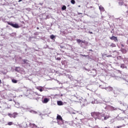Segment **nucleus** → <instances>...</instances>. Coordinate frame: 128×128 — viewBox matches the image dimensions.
<instances>
[{"instance_id":"obj_21","label":"nucleus","mask_w":128,"mask_h":128,"mask_svg":"<svg viewBox=\"0 0 128 128\" xmlns=\"http://www.w3.org/2000/svg\"><path fill=\"white\" fill-rule=\"evenodd\" d=\"M76 42L78 44H82V40H80V39H78L76 40Z\"/></svg>"},{"instance_id":"obj_44","label":"nucleus","mask_w":128,"mask_h":128,"mask_svg":"<svg viewBox=\"0 0 128 128\" xmlns=\"http://www.w3.org/2000/svg\"><path fill=\"white\" fill-rule=\"evenodd\" d=\"M34 34V36H38V32H35V33Z\"/></svg>"},{"instance_id":"obj_30","label":"nucleus","mask_w":128,"mask_h":128,"mask_svg":"<svg viewBox=\"0 0 128 128\" xmlns=\"http://www.w3.org/2000/svg\"><path fill=\"white\" fill-rule=\"evenodd\" d=\"M71 4H76V0H71Z\"/></svg>"},{"instance_id":"obj_35","label":"nucleus","mask_w":128,"mask_h":128,"mask_svg":"<svg viewBox=\"0 0 128 128\" xmlns=\"http://www.w3.org/2000/svg\"><path fill=\"white\" fill-rule=\"evenodd\" d=\"M99 87L100 88H104V89L106 90V88H104V87L102 86V85H100V86H99Z\"/></svg>"},{"instance_id":"obj_25","label":"nucleus","mask_w":128,"mask_h":128,"mask_svg":"<svg viewBox=\"0 0 128 128\" xmlns=\"http://www.w3.org/2000/svg\"><path fill=\"white\" fill-rule=\"evenodd\" d=\"M12 82H13V84H17L18 83V80H14V79H12Z\"/></svg>"},{"instance_id":"obj_47","label":"nucleus","mask_w":128,"mask_h":128,"mask_svg":"<svg viewBox=\"0 0 128 128\" xmlns=\"http://www.w3.org/2000/svg\"><path fill=\"white\" fill-rule=\"evenodd\" d=\"M121 46H122V48H124V44H122Z\"/></svg>"},{"instance_id":"obj_33","label":"nucleus","mask_w":128,"mask_h":128,"mask_svg":"<svg viewBox=\"0 0 128 128\" xmlns=\"http://www.w3.org/2000/svg\"><path fill=\"white\" fill-rule=\"evenodd\" d=\"M121 51L122 52H126V50L124 49V48H122Z\"/></svg>"},{"instance_id":"obj_54","label":"nucleus","mask_w":128,"mask_h":128,"mask_svg":"<svg viewBox=\"0 0 128 128\" xmlns=\"http://www.w3.org/2000/svg\"><path fill=\"white\" fill-rule=\"evenodd\" d=\"M123 112H124V114H125L126 110H123Z\"/></svg>"},{"instance_id":"obj_18","label":"nucleus","mask_w":128,"mask_h":128,"mask_svg":"<svg viewBox=\"0 0 128 128\" xmlns=\"http://www.w3.org/2000/svg\"><path fill=\"white\" fill-rule=\"evenodd\" d=\"M112 110H118V108H116L112 106H109Z\"/></svg>"},{"instance_id":"obj_15","label":"nucleus","mask_w":128,"mask_h":128,"mask_svg":"<svg viewBox=\"0 0 128 128\" xmlns=\"http://www.w3.org/2000/svg\"><path fill=\"white\" fill-rule=\"evenodd\" d=\"M20 67H16L15 72H20Z\"/></svg>"},{"instance_id":"obj_26","label":"nucleus","mask_w":128,"mask_h":128,"mask_svg":"<svg viewBox=\"0 0 128 128\" xmlns=\"http://www.w3.org/2000/svg\"><path fill=\"white\" fill-rule=\"evenodd\" d=\"M117 120H124V118H120V117H117Z\"/></svg>"},{"instance_id":"obj_50","label":"nucleus","mask_w":128,"mask_h":128,"mask_svg":"<svg viewBox=\"0 0 128 128\" xmlns=\"http://www.w3.org/2000/svg\"><path fill=\"white\" fill-rule=\"evenodd\" d=\"M90 52H92V49L89 50Z\"/></svg>"},{"instance_id":"obj_20","label":"nucleus","mask_w":128,"mask_h":128,"mask_svg":"<svg viewBox=\"0 0 128 128\" xmlns=\"http://www.w3.org/2000/svg\"><path fill=\"white\" fill-rule=\"evenodd\" d=\"M120 68H126V66L124 64H120Z\"/></svg>"},{"instance_id":"obj_7","label":"nucleus","mask_w":128,"mask_h":128,"mask_svg":"<svg viewBox=\"0 0 128 128\" xmlns=\"http://www.w3.org/2000/svg\"><path fill=\"white\" fill-rule=\"evenodd\" d=\"M110 40H114L116 42H118V37L114 36H112V37H110Z\"/></svg>"},{"instance_id":"obj_19","label":"nucleus","mask_w":128,"mask_h":128,"mask_svg":"<svg viewBox=\"0 0 128 128\" xmlns=\"http://www.w3.org/2000/svg\"><path fill=\"white\" fill-rule=\"evenodd\" d=\"M124 4V1L122 0H120L118 2L119 6H123Z\"/></svg>"},{"instance_id":"obj_29","label":"nucleus","mask_w":128,"mask_h":128,"mask_svg":"<svg viewBox=\"0 0 128 128\" xmlns=\"http://www.w3.org/2000/svg\"><path fill=\"white\" fill-rule=\"evenodd\" d=\"M80 56H84L85 58H88V55H84L82 54H80Z\"/></svg>"},{"instance_id":"obj_45","label":"nucleus","mask_w":128,"mask_h":128,"mask_svg":"<svg viewBox=\"0 0 128 128\" xmlns=\"http://www.w3.org/2000/svg\"><path fill=\"white\" fill-rule=\"evenodd\" d=\"M60 48H64V46H60Z\"/></svg>"},{"instance_id":"obj_22","label":"nucleus","mask_w":128,"mask_h":128,"mask_svg":"<svg viewBox=\"0 0 128 128\" xmlns=\"http://www.w3.org/2000/svg\"><path fill=\"white\" fill-rule=\"evenodd\" d=\"M50 38H51V40H56V36H54V34H52L50 36Z\"/></svg>"},{"instance_id":"obj_13","label":"nucleus","mask_w":128,"mask_h":128,"mask_svg":"<svg viewBox=\"0 0 128 128\" xmlns=\"http://www.w3.org/2000/svg\"><path fill=\"white\" fill-rule=\"evenodd\" d=\"M56 120H57V122L58 120H62V116H60V115H58L57 117H56Z\"/></svg>"},{"instance_id":"obj_32","label":"nucleus","mask_w":128,"mask_h":128,"mask_svg":"<svg viewBox=\"0 0 128 128\" xmlns=\"http://www.w3.org/2000/svg\"><path fill=\"white\" fill-rule=\"evenodd\" d=\"M76 112L77 114H82V112H80L78 111H76Z\"/></svg>"},{"instance_id":"obj_49","label":"nucleus","mask_w":128,"mask_h":128,"mask_svg":"<svg viewBox=\"0 0 128 128\" xmlns=\"http://www.w3.org/2000/svg\"><path fill=\"white\" fill-rule=\"evenodd\" d=\"M36 30H40V28L37 27V28H36Z\"/></svg>"},{"instance_id":"obj_11","label":"nucleus","mask_w":128,"mask_h":128,"mask_svg":"<svg viewBox=\"0 0 128 128\" xmlns=\"http://www.w3.org/2000/svg\"><path fill=\"white\" fill-rule=\"evenodd\" d=\"M50 101V99L48 98H44L42 101L43 104H48Z\"/></svg>"},{"instance_id":"obj_9","label":"nucleus","mask_w":128,"mask_h":128,"mask_svg":"<svg viewBox=\"0 0 128 128\" xmlns=\"http://www.w3.org/2000/svg\"><path fill=\"white\" fill-rule=\"evenodd\" d=\"M16 108H22V110H26V108L20 106V103L18 102L16 103Z\"/></svg>"},{"instance_id":"obj_59","label":"nucleus","mask_w":128,"mask_h":128,"mask_svg":"<svg viewBox=\"0 0 128 128\" xmlns=\"http://www.w3.org/2000/svg\"><path fill=\"white\" fill-rule=\"evenodd\" d=\"M52 122H55L52 121Z\"/></svg>"},{"instance_id":"obj_6","label":"nucleus","mask_w":128,"mask_h":128,"mask_svg":"<svg viewBox=\"0 0 128 128\" xmlns=\"http://www.w3.org/2000/svg\"><path fill=\"white\" fill-rule=\"evenodd\" d=\"M8 116H10V118H16L17 116H18V113L16 112H14V114H8Z\"/></svg>"},{"instance_id":"obj_46","label":"nucleus","mask_w":128,"mask_h":128,"mask_svg":"<svg viewBox=\"0 0 128 128\" xmlns=\"http://www.w3.org/2000/svg\"><path fill=\"white\" fill-rule=\"evenodd\" d=\"M72 114H76V112H72Z\"/></svg>"},{"instance_id":"obj_4","label":"nucleus","mask_w":128,"mask_h":128,"mask_svg":"<svg viewBox=\"0 0 128 128\" xmlns=\"http://www.w3.org/2000/svg\"><path fill=\"white\" fill-rule=\"evenodd\" d=\"M91 116L93 118H94L96 120V118H98V120L99 118H100V112H91Z\"/></svg>"},{"instance_id":"obj_5","label":"nucleus","mask_w":128,"mask_h":128,"mask_svg":"<svg viewBox=\"0 0 128 128\" xmlns=\"http://www.w3.org/2000/svg\"><path fill=\"white\" fill-rule=\"evenodd\" d=\"M28 124L30 125V122H23L22 123V126H22V128H28Z\"/></svg>"},{"instance_id":"obj_3","label":"nucleus","mask_w":128,"mask_h":128,"mask_svg":"<svg viewBox=\"0 0 128 128\" xmlns=\"http://www.w3.org/2000/svg\"><path fill=\"white\" fill-rule=\"evenodd\" d=\"M8 24L12 26V28H20V25L18 24L13 22H7Z\"/></svg>"},{"instance_id":"obj_36","label":"nucleus","mask_w":128,"mask_h":128,"mask_svg":"<svg viewBox=\"0 0 128 128\" xmlns=\"http://www.w3.org/2000/svg\"><path fill=\"white\" fill-rule=\"evenodd\" d=\"M8 126H12V122H8Z\"/></svg>"},{"instance_id":"obj_2","label":"nucleus","mask_w":128,"mask_h":128,"mask_svg":"<svg viewBox=\"0 0 128 128\" xmlns=\"http://www.w3.org/2000/svg\"><path fill=\"white\" fill-rule=\"evenodd\" d=\"M124 92V90L120 88H115L114 90H113L114 96V98H116L120 94V92Z\"/></svg>"},{"instance_id":"obj_61","label":"nucleus","mask_w":128,"mask_h":128,"mask_svg":"<svg viewBox=\"0 0 128 128\" xmlns=\"http://www.w3.org/2000/svg\"><path fill=\"white\" fill-rule=\"evenodd\" d=\"M42 114H40V116Z\"/></svg>"},{"instance_id":"obj_58","label":"nucleus","mask_w":128,"mask_h":128,"mask_svg":"<svg viewBox=\"0 0 128 128\" xmlns=\"http://www.w3.org/2000/svg\"><path fill=\"white\" fill-rule=\"evenodd\" d=\"M34 94H36L34 93V94H33V96H34Z\"/></svg>"},{"instance_id":"obj_31","label":"nucleus","mask_w":128,"mask_h":128,"mask_svg":"<svg viewBox=\"0 0 128 128\" xmlns=\"http://www.w3.org/2000/svg\"><path fill=\"white\" fill-rule=\"evenodd\" d=\"M68 78H70V80H72V76L71 75H68Z\"/></svg>"},{"instance_id":"obj_1","label":"nucleus","mask_w":128,"mask_h":128,"mask_svg":"<svg viewBox=\"0 0 128 128\" xmlns=\"http://www.w3.org/2000/svg\"><path fill=\"white\" fill-rule=\"evenodd\" d=\"M98 120H106L108 118H110V115L106 114V113H100Z\"/></svg>"},{"instance_id":"obj_28","label":"nucleus","mask_w":128,"mask_h":128,"mask_svg":"<svg viewBox=\"0 0 128 128\" xmlns=\"http://www.w3.org/2000/svg\"><path fill=\"white\" fill-rule=\"evenodd\" d=\"M110 46H112V48H116V44L112 43L110 45Z\"/></svg>"},{"instance_id":"obj_16","label":"nucleus","mask_w":128,"mask_h":128,"mask_svg":"<svg viewBox=\"0 0 128 128\" xmlns=\"http://www.w3.org/2000/svg\"><path fill=\"white\" fill-rule=\"evenodd\" d=\"M22 60V62H23L22 64H28V60H26V59Z\"/></svg>"},{"instance_id":"obj_23","label":"nucleus","mask_w":128,"mask_h":128,"mask_svg":"<svg viewBox=\"0 0 128 128\" xmlns=\"http://www.w3.org/2000/svg\"><path fill=\"white\" fill-rule=\"evenodd\" d=\"M30 112H31L32 114H38V112L34 110H30Z\"/></svg>"},{"instance_id":"obj_57","label":"nucleus","mask_w":128,"mask_h":128,"mask_svg":"<svg viewBox=\"0 0 128 128\" xmlns=\"http://www.w3.org/2000/svg\"><path fill=\"white\" fill-rule=\"evenodd\" d=\"M0 84H2V80H0Z\"/></svg>"},{"instance_id":"obj_53","label":"nucleus","mask_w":128,"mask_h":128,"mask_svg":"<svg viewBox=\"0 0 128 128\" xmlns=\"http://www.w3.org/2000/svg\"><path fill=\"white\" fill-rule=\"evenodd\" d=\"M123 106H126V104H123Z\"/></svg>"},{"instance_id":"obj_17","label":"nucleus","mask_w":128,"mask_h":128,"mask_svg":"<svg viewBox=\"0 0 128 128\" xmlns=\"http://www.w3.org/2000/svg\"><path fill=\"white\" fill-rule=\"evenodd\" d=\"M99 10L100 12H104V8L102 6H99Z\"/></svg>"},{"instance_id":"obj_56","label":"nucleus","mask_w":128,"mask_h":128,"mask_svg":"<svg viewBox=\"0 0 128 128\" xmlns=\"http://www.w3.org/2000/svg\"><path fill=\"white\" fill-rule=\"evenodd\" d=\"M78 8H80V5H79V6H78Z\"/></svg>"},{"instance_id":"obj_48","label":"nucleus","mask_w":128,"mask_h":128,"mask_svg":"<svg viewBox=\"0 0 128 128\" xmlns=\"http://www.w3.org/2000/svg\"><path fill=\"white\" fill-rule=\"evenodd\" d=\"M39 4H40V6H42L43 4L42 3H40Z\"/></svg>"},{"instance_id":"obj_55","label":"nucleus","mask_w":128,"mask_h":128,"mask_svg":"<svg viewBox=\"0 0 128 128\" xmlns=\"http://www.w3.org/2000/svg\"><path fill=\"white\" fill-rule=\"evenodd\" d=\"M124 96H126V94H124Z\"/></svg>"},{"instance_id":"obj_34","label":"nucleus","mask_w":128,"mask_h":128,"mask_svg":"<svg viewBox=\"0 0 128 128\" xmlns=\"http://www.w3.org/2000/svg\"><path fill=\"white\" fill-rule=\"evenodd\" d=\"M86 44V40H82V42H81V44Z\"/></svg>"},{"instance_id":"obj_51","label":"nucleus","mask_w":128,"mask_h":128,"mask_svg":"<svg viewBox=\"0 0 128 128\" xmlns=\"http://www.w3.org/2000/svg\"><path fill=\"white\" fill-rule=\"evenodd\" d=\"M10 100V102H12V99L10 100Z\"/></svg>"},{"instance_id":"obj_14","label":"nucleus","mask_w":128,"mask_h":128,"mask_svg":"<svg viewBox=\"0 0 128 128\" xmlns=\"http://www.w3.org/2000/svg\"><path fill=\"white\" fill-rule=\"evenodd\" d=\"M57 104L58 106H64V102L60 100L57 101Z\"/></svg>"},{"instance_id":"obj_24","label":"nucleus","mask_w":128,"mask_h":128,"mask_svg":"<svg viewBox=\"0 0 128 128\" xmlns=\"http://www.w3.org/2000/svg\"><path fill=\"white\" fill-rule=\"evenodd\" d=\"M124 126H126V124H123L122 125H120L119 126H117L116 128H124Z\"/></svg>"},{"instance_id":"obj_38","label":"nucleus","mask_w":128,"mask_h":128,"mask_svg":"<svg viewBox=\"0 0 128 128\" xmlns=\"http://www.w3.org/2000/svg\"><path fill=\"white\" fill-rule=\"evenodd\" d=\"M111 34H114V29L110 31Z\"/></svg>"},{"instance_id":"obj_41","label":"nucleus","mask_w":128,"mask_h":128,"mask_svg":"<svg viewBox=\"0 0 128 128\" xmlns=\"http://www.w3.org/2000/svg\"><path fill=\"white\" fill-rule=\"evenodd\" d=\"M107 58H112V55H108L107 56Z\"/></svg>"},{"instance_id":"obj_43","label":"nucleus","mask_w":128,"mask_h":128,"mask_svg":"<svg viewBox=\"0 0 128 128\" xmlns=\"http://www.w3.org/2000/svg\"><path fill=\"white\" fill-rule=\"evenodd\" d=\"M78 14H82V13H80V12H78Z\"/></svg>"},{"instance_id":"obj_37","label":"nucleus","mask_w":128,"mask_h":128,"mask_svg":"<svg viewBox=\"0 0 128 128\" xmlns=\"http://www.w3.org/2000/svg\"><path fill=\"white\" fill-rule=\"evenodd\" d=\"M33 98V100H38V98Z\"/></svg>"},{"instance_id":"obj_12","label":"nucleus","mask_w":128,"mask_h":128,"mask_svg":"<svg viewBox=\"0 0 128 128\" xmlns=\"http://www.w3.org/2000/svg\"><path fill=\"white\" fill-rule=\"evenodd\" d=\"M57 124H59L60 126H62L64 124V120H59L57 121Z\"/></svg>"},{"instance_id":"obj_40","label":"nucleus","mask_w":128,"mask_h":128,"mask_svg":"<svg viewBox=\"0 0 128 128\" xmlns=\"http://www.w3.org/2000/svg\"><path fill=\"white\" fill-rule=\"evenodd\" d=\"M108 106H106L104 107V108H105V110H108Z\"/></svg>"},{"instance_id":"obj_8","label":"nucleus","mask_w":128,"mask_h":128,"mask_svg":"<svg viewBox=\"0 0 128 128\" xmlns=\"http://www.w3.org/2000/svg\"><path fill=\"white\" fill-rule=\"evenodd\" d=\"M36 90H40V92H42L43 90H44V88L42 87V86H36Z\"/></svg>"},{"instance_id":"obj_10","label":"nucleus","mask_w":128,"mask_h":128,"mask_svg":"<svg viewBox=\"0 0 128 128\" xmlns=\"http://www.w3.org/2000/svg\"><path fill=\"white\" fill-rule=\"evenodd\" d=\"M105 90H107V92H112V90H114V88H112L111 86H108L105 88Z\"/></svg>"},{"instance_id":"obj_52","label":"nucleus","mask_w":128,"mask_h":128,"mask_svg":"<svg viewBox=\"0 0 128 128\" xmlns=\"http://www.w3.org/2000/svg\"><path fill=\"white\" fill-rule=\"evenodd\" d=\"M18 2H22V0H19Z\"/></svg>"},{"instance_id":"obj_60","label":"nucleus","mask_w":128,"mask_h":128,"mask_svg":"<svg viewBox=\"0 0 128 128\" xmlns=\"http://www.w3.org/2000/svg\"><path fill=\"white\" fill-rule=\"evenodd\" d=\"M19 126H20V125H19Z\"/></svg>"},{"instance_id":"obj_27","label":"nucleus","mask_w":128,"mask_h":128,"mask_svg":"<svg viewBox=\"0 0 128 128\" xmlns=\"http://www.w3.org/2000/svg\"><path fill=\"white\" fill-rule=\"evenodd\" d=\"M62 10H66V6H63L62 8Z\"/></svg>"},{"instance_id":"obj_39","label":"nucleus","mask_w":128,"mask_h":128,"mask_svg":"<svg viewBox=\"0 0 128 128\" xmlns=\"http://www.w3.org/2000/svg\"><path fill=\"white\" fill-rule=\"evenodd\" d=\"M57 60H60V58H56Z\"/></svg>"},{"instance_id":"obj_42","label":"nucleus","mask_w":128,"mask_h":128,"mask_svg":"<svg viewBox=\"0 0 128 128\" xmlns=\"http://www.w3.org/2000/svg\"><path fill=\"white\" fill-rule=\"evenodd\" d=\"M88 33L90 34H92V32H88Z\"/></svg>"}]
</instances>
